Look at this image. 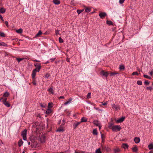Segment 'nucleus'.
<instances>
[{
	"instance_id": "1",
	"label": "nucleus",
	"mask_w": 153,
	"mask_h": 153,
	"mask_svg": "<svg viewBox=\"0 0 153 153\" xmlns=\"http://www.w3.org/2000/svg\"><path fill=\"white\" fill-rule=\"evenodd\" d=\"M108 128L111 129L113 131L115 132L120 131L121 129L120 126L119 125H114L112 123L109 124Z\"/></svg>"
},
{
	"instance_id": "2",
	"label": "nucleus",
	"mask_w": 153,
	"mask_h": 153,
	"mask_svg": "<svg viewBox=\"0 0 153 153\" xmlns=\"http://www.w3.org/2000/svg\"><path fill=\"white\" fill-rule=\"evenodd\" d=\"M100 74L102 76H104L106 78L107 77L108 74V72L107 71L105 72L103 70H102L101 71Z\"/></svg>"
},
{
	"instance_id": "3",
	"label": "nucleus",
	"mask_w": 153,
	"mask_h": 153,
	"mask_svg": "<svg viewBox=\"0 0 153 153\" xmlns=\"http://www.w3.org/2000/svg\"><path fill=\"white\" fill-rule=\"evenodd\" d=\"M27 130H25L22 132V136L23 139L24 140H26L27 139Z\"/></svg>"
},
{
	"instance_id": "4",
	"label": "nucleus",
	"mask_w": 153,
	"mask_h": 153,
	"mask_svg": "<svg viewBox=\"0 0 153 153\" xmlns=\"http://www.w3.org/2000/svg\"><path fill=\"white\" fill-rule=\"evenodd\" d=\"M7 98H4L2 101L4 105H5L7 107H9L10 106V104L7 101Z\"/></svg>"
},
{
	"instance_id": "5",
	"label": "nucleus",
	"mask_w": 153,
	"mask_h": 153,
	"mask_svg": "<svg viewBox=\"0 0 153 153\" xmlns=\"http://www.w3.org/2000/svg\"><path fill=\"white\" fill-rule=\"evenodd\" d=\"M111 106L114 109L115 111H117L118 110L120 109L119 106L117 105H115V104H112L111 105Z\"/></svg>"
},
{
	"instance_id": "6",
	"label": "nucleus",
	"mask_w": 153,
	"mask_h": 153,
	"mask_svg": "<svg viewBox=\"0 0 153 153\" xmlns=\"http://www.w3.org/2000/svg\"><path fill=\"white\" fill-rule=\"evenodd\" d=\"M99 15L101 19H103L107 16V14L105 12H101L99 13Z\"/></svg>"
},
{
	"instance_id": "7",
	"label": "nucleus",
	"mask_w": 153,
	"mask_h": 153,
	"mask_svg": "<svg viewBox=\"0 0 153 153\" xmlns=\"http://www.w3.org/2000/svg\"><path fill=\"white\" fill-rule=\"evenodd\" d=\"M125 117H122L121 118L118 119V120H117L116 121V122L117 123H121L124 120H125Z\"/></svg>"
},
{
	"instance_id": "8",
	"label": "nucleus",
	"mask_w": 153,
	"mask_h": 153,
	"mask_svg": "<svg viewBox=\"0 0 153 153\" xmlns=\"http://www.w3.org/2000/svg\"><path fill=\"white\" fill-rule=\"evenodd\" d=\"M36 69H34L32 72V76L33 79H34L35 78L36 74Z\"/></svg>"
},
{
	"instance_id": "9",
	"label": "nucleus",
	"mask_w": 153,
	"mask_h": 153,
	"mask_svg": "<svg viewBox=\"0 0 153 153\" xmlns=\"http://www.w3.org/2000/svg\"><path fill=\"white\" fill-rule=\"evenodd\" d=\"M83 7L85 9V12L87 13H89L91 11V9L89 7H87L85 6H84Z\"/></svg>"
},
{
	"instance_id": "10",
	"label": "nucleus",
	"mask_w": 153,
	"mask_h": 153,
	"mask_svg": "<svg viewBox=\"0 0 153 153\" xmlns=\"http://www.w3.org/2000/svg\"><path fill=\"white\" fill-rule=\"evenodd\" d=\"M134 140L135 143H138L140 142V139L139 137H136L134 138Z\"/></svg>"
},
{
	"instance_id": "11",
	"label": "nucleus",
	"mask_w": 153,
	"mask_h": 153,
	"mask_svg": "<svg viewBox=\"0 0 153 153\" xmlns=\"http://www.w3.org/2000/svg\"><path fill=\"white\" fill-rule=\"evenodd\" d=\"M88 119L85 117H83L81 119V121L80 122H86L87 121Z\"/></svg>"
},
{
	"instance_id": "12",
	"label": "nucleus",
	"mask_w": 153,
	"mask_h": 153,
	"mask_svg": "<svg viewBox=\"0 0 153 153\" xmlns=\"http://www.w3.org/2000/svg\"><path fill=\"white\" fill-rule=\"evenodd\" d=\"M64 130L63 129V127H60L58 129L56 130V132H63L64 131Z\"/></svg>"
},
{
	"instance_id": "13",
	"label": "nucleus",
	"mask_w": 153,
	"mask_h": 153,
	"mask_svg": "<svg viewBox=\"0 0 153 153\" xmlns=\"http://www.w3.org/2000/svg\"><path fill=\"white\" fill-rule=\"evenodd\" d=\"M81 123V122H78L76 123H74L73 124V126L74 129H75L76 127L79 125Z\"/></svg>"
},
{
	"instance_id": "14",
	"label": "nucleus",
	"mask_w": 153,
	"mask_h": 153,
	"mask_svg": "<svg viewBox=\"0 0 153 153\" xmlns=\"http://www.w3.org/2000/svg\"><path fill=\"white\" fill-rule=\"evenodd\" d=\"M114 153H118L120 151V149L117 147H116L113 149Z\"/></svg>"
},
{
	"instance_id": "15",
	"label": "nucleus",
	"mask_w": 153,
	"mask_h": 153,
	"mask_svg": "<svg viewBox=\"0 0 153 153\" xmlns=\"http://www.w3.org/2000/svg\"><path fill=\"white\" fill-rule=\"evenodd\" d=\"M53 2L55 4L58 5L60 4V2L58 0H53Z\"/></svg>"
},
{
	"instance_id": "16",
	"label": "nucleus",
	"mask_w": 153,
	"mask_h": 153,
	"mask_svg": "<svg viewBox=\"0 0 153 153\" xmlns=\"http://www.w3.org/2000/svg\"><path fill=\"white\" fill-rule=\"evenodd\" d=\"M41 66L40 65H38L36 67V68L35 69L36 70V72H39L41 69Z\"/></svg>"
},
{
	"instance_id": "17",
	"label": "nucleus",
	"mask_w": 153,
	"mask_h": 153,
	"mask_svg": "<svg viewBox=\"0 0 153 153\" xmlns=\"http://www.w3.org/2000/svg\"><path fill=\"white\" fill-rule=\"evenodd\" d=\"M93 123L94 125H96L97 126H99L100 124V123L98 122V120H94L93 121Z\"/></svg>"
},
{
	"instance_id": "18",
	"label": "nucleus",
	"mask_w": 153,
	"mask_h": 153,
	"mask_svg": "<svg viewBox=\"0 0 153 153\" xmlns=\"http://www.w3.org/2000/svg\"><path fill=\"white\" fill-rule=\"evenodd\" d=\"M6 11V9L3 7H1L0 9V13H4Z\"/></svg>"
},
{
	"instance_id": "19",
	"label": "nucleus",
	"mask_w": 153,
	"mask_h": 153,
	"mask_svg": "<svg viewBox=\"0 0 153 153\" xmlns=\"http://www.w3.org/2000/svg\"><path fill=\"white\" fill-rule=\"evenodd\" d=\"M122 147L123 148H124V149H126L127 148H128V146L127 144L123 143L122 145Z\"/></svg>"
},
{
	"instance_id": "20",
	"label": "nucleus",
	"mask_w": 153,
	"mask_h": 153,
	"mask_svg": "<svg viewBox=\"0 0 153 153\" xmlns=\"http://www.w3.org/2000/svg\"><path fill=\"white\" fill-rule=\"evenodd\" d=\"M23 142L21 139L19 140L18 141V145L20 147L22 145Z\"/></svg>"
},
{
	"instance_id": "21",
	"label": "nucleus",
	"mask_w": 153,
	"mask_h": 153,
	"mask_svg": "<svg viewBox=\"0 0 153 153\" xmlns=\"http://www.w3.org/2000/svg\"><path fill=\"white\" fill-rule=\"evenodd\" d=\"M42 32H41V30H40L39 31L38 33L35 36V38H37L38 37H39V36L41 34H42Z\"/></svg>"
},
{
	"instance_id": "22",
	"label": "nucleus",
	"mask_w": 153,
	"mask_h": 153,
	"mask_svg": "<svg viewBox=\"0 0 153 153\" xmlns=\"http://www.w3.org/2000/svg\"><path fill=\"white\" fill-rule=\"evenodd\" d=\"M119 74L120 73H119L116 71L113 72H111L110 73L111 76H113L115 75L116 74Z\"/></svg>"
},
{
	"instance_id": "23",
	"label": "nucleus",
	"mask_w": 153,
	"mask_h": 153,
	"mask_svg": "<svg viewBox=\"0 0 153 153\" xmlns=\"http://www.w3.org/2000/svg\"><path fill=\"white\" fill-rule=\"evenodd\" d=\"M48 91L49 93H50L52 94H53L54 93L53 90L52 88H50L48 90Z\"/></svg>"
},
{
	"instance_id": "24",
	"label": "nucleus",
	"mask_w": 153,
	"mask_h": 153,
	"mask_svg": "<svg viewBox=\"0 0 153 153\" xmlns=\"http://www.w3.org/2000/svg\"><path fill=\"white\" fill-rule=\"evenodd\" d=\"M0 46H2L5 47L7 46V44L2 42H0Z\"/></svg>"
},
{
	"instance_id": "25",
	"label": "nucleus",
	"mask_w": 153,
	"mask_h": 153,
	"mask_svg": "<svg viewBox=\"0 0 153 153\" xmlns=\"http://www.w3.org/2000/svg\"><path fill=\"white\" fill-rule=\"evenodd\" d=\"M148 148L149 149H153V144L151 143L148 146Z\"/></svg>"
},
{
	"instance_id": "26",
	"label": "nucleus",
	"mask_w": 153,
	"mask_h": 153,
	"mask_svg": "<svg viewBox=\"0 0 153 153\" xmlns=\"http://www.w3.org/2000/svg\"><path fill=\"white\" fill-rule=\"evenodd\" d=\"M132 150L133 152H137L138 150L137 148V147H134L132 148Z\"/></svg>"
},
{
	"instance_id": "27",
	"label": "nucleus",
	"mask_w": 153,
	"mask_h": 153,
	"mask_svg": "<svg viewBox=\"0 0 153 153\" xmlns=\"http://www.w3.org/2000/svg\"><path fill=\"white\" fill-rule=\"evenodd\" d=\"M93 134L94 135H97V131L96 129H94L93 131Z\"/></svg>"
},
{
	"instance_id": "28",
	"label": "nucleus",
	"mask_w": 153,
	"mask_h": 153,
	"mask_svg": "<svg viewBox=\"0 0 153 153\" xmlns=\"http://www.w3.org/2000/svg\"><path fill=\"white\" fill-rule=\"evenodd\" d=\"M51 112V109L48 108V109L46 112V114H49Z\"/></svg>"
},
{
	"instance_id": "29",
	"label": "nucleus",
	"mask_w": 153,
	"mask_h": 153,
	"mask_svg": "<svg viewBox=\"0 0 153 153\" xmlns=\"http://www.w3.org/2000/svg\"><path fill=\"white\" fill-rule=\"evenodd\" d=\"M106 23L108 25H113V23L112 22L110 21L107 20L106 21Z\"/></svg>"
},
{
	"instance_id": "30",
	"label": "nucleus",
	"mask_w": 153,
	"mask_h": 153,
	"mask_svg": "<svg viewBox=\"0 0 153 153\" xmlns=\"http://www.w3.org/2000/svg\"><path fill=\"white\" fill-rule=\"evenodd\" d=\"M9 95V94L8 92H6L5 93H4L3 94V97H8Z\"/></svg>"
},
{
	"instance_id": "31",
	"label": "nucleus",
	"mask_w": 153,
	"mask_h": 153,
	"mask_svg": "<svg viewBox=\"0 0 153 153\" xmlns=\"http://www.w3.org/2000/svg\"><path fill=\"white\" fill-rule=\"evenodd\" d=\"M16 32L19 33H21L22 32V30L21 28L16 30Z\"/></svg>"
},
{
	"instance_id": "32",
	"label": "nucleus",
	"mask_w": 153,
	"mask_h": 153,
	"mask_svg": "<svg viewBox=\"0 0 153 153\" xmlns=\"http://www.w3.org/2000/svg\"><path fill=\"white\" fill-rule=\"evenodd\" d=\"M125 68V66L123 65H120L119 67L120 70H123Z\"/></svg>"
},
{
	"instance_id": "33",
	"label": "nucleus",
	"mask_w": 153,
	"mask_h": 153,
	"mask_svg": "<svg viewBox=\"0 0 153 153\" xmlns=\"http://www.w3.org/2000/svg\"><path fill=\"white\" fill-rule=\"evenodd\" d=\"M84 10V9H82V10H77V12L78 13V14H80Z\"/></svg>"
},
{
	"instance_id": "34",
	"label": "nucleus",
	"mask_w": 153,
	"mask_h": 153,
	"mask_svg": "<svg viewBox=\"0 0 153 153\" xmlns=\"http://www.w3.org/2000/svg\"><path fill=\"white\" fill-rule=\"evenodd\" d=\"M24 59V58H16V60L18 61L19 63L20 61H22Z\"/></svg>"
},
{
	"instance_id": "35",
	"label": "nucleus",
	"mask_w": 153,
	"mask_h": 153,
	"mask_svg": "<svg viewBox=\"0 0 153 153\" xmlns=\"http://www.w3.org/2000/svg\"><path fill=\"white\" fill-rule=\"evenodd\" d=\"M143 76H144V77H145V78H147V79H151V77L147 75H146V74L143 75Z\"/></svg>"
},
{
	"instance_id": "36",
	"label": "nucleus",
	"mask_w": 153,
	"mask_h": 153,
	"mask_svg": "<svg viewBox=\"0 0 153 153\" xmlns=\"http://www.w3.org/2000/svg\"><path fill=\"white\" fill-rule=\"evenodd\" d=\"M131 75L133 76H134V75H138V72H137V71H135V72H133L132 73V74Z\"/></svg>"
},
{
	"instance_id": "37",
	"label": "nucleus",
	"mask_w": 153,
	"mask_h": 153,
	"mask_svg": "<svg viewBox=\"0 0 153 153\" xmlns=\"http://www.w3.org/2000/svg\"><path fill=\"white\" fill-rule=\"evenodd\" d=\"M96 152L97 153H102L100 148L97 149L96 151Z\"/></svg>"
},
{
	"instance_id": "38",
	"label": "nucleus",
	"mask_w": 153,
	"mask_h": 153,
	"mask_svg": "<svg viewBox=\"0 0 153 153\" xmlns=\"http://www.w3.org/2000/svg\"><path fill=\"white\" fill-rule=\"evenodd\" d=\"M85 151H79L78 152L76 151H75V153H85Z\"/></svg>"
},
{
	"instance_id": "39",
	"label": "nucleus",
	"mask_w": 153,
	"mask_h": 153,
	"mask_svg": "<svg viewBox=\"0 0 153 153\" xmlns=\"http://www.w3.org/2000/svg\"><path fill=\"white\" fill-rule=\"evenodd\" d=\"M59 42L60 43H62L64 42L63 40L60 37L59 38Z\"/></svg>"
},
{
	"instance_id": "40",
	"label": "nucleus",
	"mask_w": 153,
	"mask_h": 153,
	"mask_svg": "<svg viewBox=\"0 0 153 153\" xmlns=\"http://www.w3.org/2000/svg\"><path fill=\"white\" fill-rule=\"evenodd\" d=\"M137 83L139 85H142V81L140 80L137 81Z\"/></svg>"
},
{
	"instance_id": "41",
	"label": "nucleus",
	"mask_w": 153,
	"mask_h": 153,
	"mask_svg": "<svg viewBox=\"0 0 153 153\" xmlns=\"http://www.w3.org/2000/svg\"><path fill=\"white\" fill-rule=\"evenodd\" d=\"M52 103H49L48 104V108H50L52 107L51 105Z\"/></svg>"
},
{
	"instance_id": "42",
	"label": "nucleus",
	"mask_w": 153,
	"mask_h": 153,
	"mask_svg": "<svg viewBox=\"0 0 153 153\" xmlns=\"http://www.w3.org/2000/svg\"><path fill=\"white\" fill-rule=\"evenodd\" d=\"M91 97V93H88L87 96V99H89Z\"/></svg>"
},
{
	"instance_id": "43",
	"label": "nucleus",
	"mask_w": 153,
	"mask_h": 153,
	"mask_svg": "<svg viewBox=\"0 0 153 153\" xmlns=\"http://www.w3.org/2000/svg\"><path fill=\"white\" fill-rule=\"evenodd\" d=\"M55 33H56V36L58 35V34H59V30H56V31H55Z\"/></svg>"
},
{
	"instance_id": "44",
	"label": "nucleus",
	"mask_w": 153,
	"mask_h": 153,
	"mask_svg": "<svg viewBox=\"0 0 153 153\" xmlns=\"http://www.w3.org/2000/svg\"><path fill=\"white\" fill-rule=\"evenodd\" d=\"M146 89L147 90H150V91H151L152 90V88L151 86H150L149 87H147L146 88Z\"/></svg>"
},
{
	"instance_id": "45",
	"label": "nucleus",
	"mask_w": 153,
	"mask_h": 153,
	"mask_svg": "<svg viewBox=\"0 0 153 153\" xmlns=\"http://www.w3.org/2000/svg\"><path fill=\"white\" fill-rule=\"evenodd\" d=\"M0 36L1 37H4L5 34L3 32H0Z\"/></svg>"
},
{
	"instance_id": "46",
	"label": "nucleus",
	"mask_w": 153,
	"mask_h": 153,
	"mask_svg": "<svg viewBox=\"0 0 153 153\" xmlns=\"http://www.w3.org/2000/svg\"><path fill=\"white\" fill-rule=\"evenodd\" d=\"M40 106L43 108H45V105L44 104H42V103H40Z\"/></svg>"
},
{
	"instance_id": "47",
	"label": "nucleus",
	"mask_w": 153,
	"mask_h": 153,
	"mask_svg": "<svg viewBox=\"0 0 153 153\" xmlns=\"http://www.w3.org/2000/svg\"><path fill=\"white\" fill-rule=\"evenodd\" d=\"M50 76V75L48 74H46L45 76V77L47 78H48Z\"/></svg>"
},
{
	"instance_id": "48",
	"label": "nucleus",
	"mask_w": 153,
	"mask_h": 153,
	"mask_svg": "<svg viewBox=\"0 0 153 153\" xmlns=\"http://www.w3.org/2000/svg\"><path fill=\"white\" fill-rule=\"evenodd\" d=\"M125 0H120L119 1V3L120 4H122L124 3Z\"/></svg>"
},
{
	"instance_id": "49",
	"label": "nucleus",
	"mask_w": 153,
	"mask_h": 153,
	"mask_svg": "<svg viewBox=\"0 0 153 153\" xmlns=\"http://www.w3.org/2000/svg\"><path fill=\"white\" fill-rule=\"evenodd\" d=\"M144 84L146 85H148L149 84V82L148 81H146L144 82Z\"/></svg>"
},
{
	"instance_id": "50",
	"label": "nucleus",
	"mask_w": 153,
	"mask_h": 153,
	"mask_svg": "<svg viewBox=\"0 0 153 153\" xmlns=\"http://www.w3.org/2000/svg\"><path fill=\"white\" fill-rule=\"evenodd\" d=\"M33 79V81L32 82V83L34 85H36V82L35 80V78L34 79Z\"/></svg>"
},
{
	"instance_id": "51",
	"label": "nucleus",
	"mask_w": 153,
	"mask_h": 153,
	"mask_svg": "<svg viewBox=\"0 0 153 153\" xmlns=\"http://www.w3.org/2000/svg\"><path fill=\"white\" fill-rule=\"evenodd\" d=\"M69 101H68L64 103V105H66L67 104H68L69 103Z\"/></svg>"
},
{
	"instance_id": "52",
	"label": "nucleus",
	"mask_w": 153,
	"mask_h": 153,
	"mask_svg": "<svg viewBox=\"0 0 153 153\" xmlns=\"http://www.w3.org/2000/svg\"><path fill=\"white\" fill-rule=\"evenodd\" d=\"M5 24L7 26H8V22L7 21H5Z\"/></svg>"
},
{
	"instance_id": "53",
	"label": "nucleus",
	"mask_w": 153,
	"mask_h": 153,
	"mask_svg": "<svg viewBox=\"0 0 153 153\" xmlns=\"http://www.w3.org/2000/svg\"><path fill=\"white\" fill-rule=\"evenodd\" d=\"M72 100V99L71 98H70L68 99V101H69V102L70 103L71 102V101Z\"/></svg>"
},
{
	"instance_id": "54",
	"label": "nucleus",
	"mask_w": 153,
	"mask_h": 153,
	"mask_svg": "<svg viewBox=\"0 0 153 153\" xmlns=\"http://www.w3.org/2000/svg\"><path fill=\"white\" fill-rule=\"evenodd\" d=\"M56 59V58L51 59L50 60L51 62H53Z\"/></svg>"
},
{
	"instance_id": "55",
	"label": "nucleus",
	"mask_w": 153,
	"mask_h": 153,
	"mask_svg": "<svg viewBox=\"0 0 153 153\" xmlns=\"http://www.w3.org/2000/svg\"><path fill=\"white\" fill-rule=\"evenodd\" d=\"M101 136L102 139H105V137H104V135L103 134H101Z\"/></svg>"
},
{
	"instance_id": "56",
	"label": "nucleus",
	"mask_w": 153,
	"mask_h": 153,
	"mask_svg": "<svg viewBox=\"0 0 153 153\" xmlns=\"http://www.w3.org/2000/svg\"><path fill=\"white\" fill-rule=\"evenodd\" d=\"M0 18L1 20L3 21H4L3 18L1 15H0Z\"/></svg>"
},
{
	"instance_id": "57",
	"label": "nucleus",
	"mask_w": 153,
	"mask_h": 153,
	"mask_svg": "<svg viewBox=\"0 0 153 153\" xmlns=\"http://www.w3.org/2000/svg\"><path fill=\"white\" fill-rule=\"evenodd\" d=\"M59 98V99H64V96H60Z\"/></svg>"
},
{
	"instance_id": "58",
	"label": "nucleus",
	"mask_w": 153,
	"mask_h": 153,
	"mask_svg": "<svg viewBox=\"0 0 153 153\" xmlns=\"http://www.w3.org/2000/svg\"><path fill=\"white\" fill-rule=\"evenodd\" d=\"M107 104V102H105L102 103V105H106Z\"/></svg>"
},
{
	"instance_id": "59",
	"label": "nucleus",
	"mask_w": 153,
	"mask_h": 153,
	"mask_svg": "<svg viewBox=\"0 0 153 153\" xmlns=\"http://www.w3.org/2000/svg\"><path fill=\"white\" fill-rule=\"evenodd\" d=\"M150 74L151 76H152L153 74V71H152L150 72Z\"/></svg>"
},
{
	"instance_id": "60",
	"label": "nucleus",
	"mask_w": 153,
	"mask_h": 153,
	"mask_svg": "<svg viewBox=\"0 0 153 153\" xmlns=\"http://www.w3.org/2000/svg\"><path fill=\"white\" fill-rule=\"evenodd\" d=\"M40 64H39L38 63H35V64H34V66L36 67V66H37V65H40Z\"/></svg>"
},
{
	"instance_id": "61",
	"label": "nucleus",
	"mask_w": 153,
	"mask_h": 153,
	"mask_svg": "<svg viewBox=\"0 0 153 153\" xmlns=\"http://www.w3.org/2000/svg\"><path fill=\"white\" fill-rule=\"evenodd\" d=\"M33 61L34 62H40V61H39V60H33Z\"/></svg>"
},
{
	"instance_id": "62",
	"label": "nucleus",
	"mask_w": 153,
	"mask_h": 153,
	"mask_svg": "<svg viewBox=\"0 0 153 153\" xmlns=\"http://www.w3.org/2000/svg\"><path fill=\"white\" fill-rule=\"evenodd\" d=\"M66 61L68 62H70V60H69V59H68V58H67V59H66Z\"/></svg>"
},
{
	"instance_id": "63",
	"label": "nucleus",
	"mask_w": 153,
	"mask_h": 153,
	"mask_svg": "<svg viewBox=\"0 0 153 153\" xmlns=\"http://www.w3.org/2000/svg\"><path fill=\"white\" fill-rule=\"evenodd\" d=\"M97 126L99 127V129H100L101 128V126L100 125V124L99 126Z\"/></svg>"
},
{
	"instance_id": "64",
	"label": "nucleus",
	"mask_w": 153,
	"mask_h": 153,
	"mask_svg": "<svg viewBox=\"0 0 153 153\" xmlns=\"http://www.w3.org/2000/svg\"><path fill=\"white\" fill-rule=\"evenodd\" d=\"M149 153H153V151H151Z\"/></svg>"
}]
</instances>
